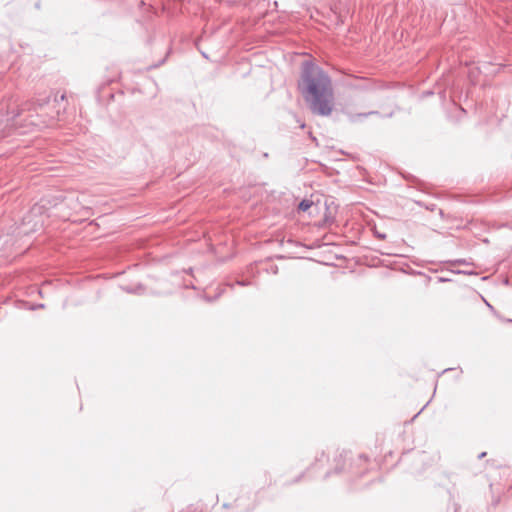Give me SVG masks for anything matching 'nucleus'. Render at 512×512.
I'll return each mask as SVG.
<instances>
[{
	"mask_svg": "<svg viewBox=\"0 0 512 512\" xmlns=\"http://www.w3.org/2000/svg\"><path fill=\"white\" fill-rule=\"evenodd\" d=\"M298 89L313 114L329 116L334 108V90L330 76L311 61L302 64Z\"/></svg>",
	"mask_w": 512,
	"mask_h": 512,
	"instance_id": "nucleus-1",
	"label": "nucleus"
},
{
	"mask_svg": "<svg viewBox=\"0 0 512 512\" xmlns=\"http://www.w3.org/2000/svg\"><path fill=\"white\" fill-rule=\"evenodd\" d=\"M376 236L380 239H384L385 238V234H382V233H378L376 232Z\"/></svg>",
	"mask_w": 512,
	"mask_h": 512,
	"instance_id": "nucleus-5",
	"label": "nucleus"
},
{
	"mask_svg": "<svg viewBox=\"0 0 512 512\" xmlns=\"http://www.w3.org/2000/svg\"><path fill=\"white\" fill-rule=\"evenodd\" d=\"M485 455H486V453H485V452H483V453H481V454L479 455V458H483Z\"/></svg>",
	"mask_w": 512,
	"mask_h": 512,
	"instance_id": "nucleus-7",
	"label": "nucleus"
},
{
	"mask_svg": "<svg viewBox=\"0 0 512 512\" xmlns=\"http://www.w3.org/2000/svg\"><path fill=\"white\" fill-rule=\"evenodd\" d=\"M312 205H313V202H312V201H309V200H307V199H304V200H302V201L299 203V205H298V209H299L300 211L305 212V211H307L309 208H311V206H312Z\"/></svg>",
	"mask_w": 512,
	"mask_h": 512,
	"instance_id": "nucleus-3",
	"label": "nucleus"
},
{
	"mask_svg": "<svg viewBox=\"0 0 512 512\" xmlns=\"http://www.w3.org/2000/svg\"><path fill=\"white\" fill-rule=\"evenodd\" d=\"M237 284L242 285V286L246 285V283L242 282V281H238Z\"/></svg>",
	"mask_w": 512,
	"mask_h": 512,
	"instance_id": "nucleus-6",
	"label": "nucleus"
},
{
	"mask_svg": "<svg viewBox=\"0 0 512 512\" xmlns=\"http://www.w3.org/2000/svg\"><path fill=\"white\" fill-rule=\"evenodd\" d=\"M125 290L129 293H137V289L126 288Z\"/></svg>",
	"mask_w": 512,
	"mask_h": 512,
	"instance_id": "nucleus-4",
	"label": "nucleus"
},
{
	"mask_svg": "<svg viewBox=\"0 0 512 512\" xmlns=\"http://www.w3.org/2000/svg\"><path fill=\"white\" fill-rule=\"evenodd\" d=\"M507 321H508V322H512V319H508Z\"/></svg>",
	"mask_w": 512,
	"mask_h": 512,
	"instance_id": "nucleus-8",
	"label": "nucleus"
},
{
	"mask_svg": "<svg viewBox=\"0 0 512 512\" xmlns=\"http://www.w3.org/2000/svg\"><path fill=\"white\" fill-rule=\"evenodd\" d=\"M18 114L14 111L10 114L5 111L4 105L0 106V137H5L10 127L13 126V122Z\"/></svg>",
	"mask_w": 512,
	"mask_h": 512,
	"instance_id": "nucleus-2",
	"label": "nucleus"
}]
</instances>
